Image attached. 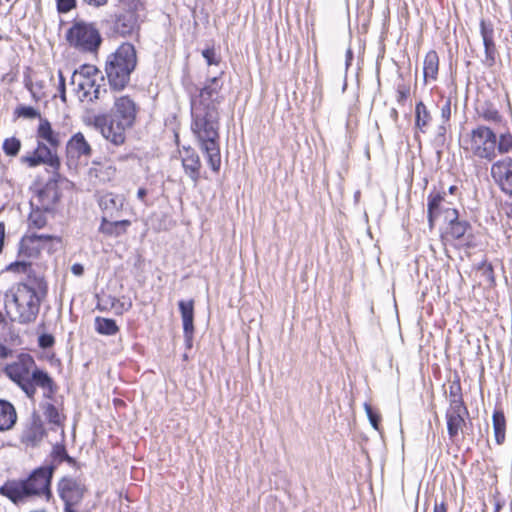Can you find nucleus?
<instances>
[{"label":"nucleus","instance_id":"obj_1","mask_svg":"<svg viewBox=\"0 0 512 512\" xmlns=\"http://www.w3.org/2000/svg\"><path fill=\"white\" fill-rule=\"evenodd\" d=\"M47 292V283L42 277L29 276L26 282L18 283L5 297L8 318L21 325L34 323Z\"/></svg>","mask_w":512,"mask_h":512},{"label":"nucleus","instance_id":"obj_2","mask_svg":"<svg viewBox=\"0 0 512 512\" xmlns=\"http://www.w3.org/2000/svg\"><path fill=\"white\" fill-rule=\"evenodd\" d=\"M191 131L197 139L200 149L205 153L208 164L214 172L221 166L218 144L219 114L216 107L191 104Z\"/></svg>","mask_w":512,"mask_h":512},{"label":"nucleus","instance_id":"obj_3","mask_svg":"<svg viewBox=\"0 0 512 512\" xmlns=\"http://www.w3.org/2000/svg\"><path fill=\"white\" fill-rule=\"evenodd\" d=\"M5 375L16 383L29 398H33L36 387L45 390L48 396L54 393V382L43 370L37 368L35 360L29 354L22 353L3 368Z\"/></svg>","mask_w":512,"mask_h":512},{"label":"nucleus","instance_id":"obj_4","mask_svg":"<svg viewBox=\"0 0 512 512\" xmlns=\"http://www.w3.org/2000/svg\"><path fill=\"white\" fill-rule=\"evenodd\" d=\"M54 468L44 466L35 469L24 480H9L0 487V494L14 504L27 502L32 497H45L49 500L52 496L50 484Z\"/></svg>","mask_w":512,"mask_h":512},{"label":"nucleus","instance_id":"obj_5","mask_svg":"<svg viewBox=\"0 0 512 512\" xmlns=\"http://www.w3.org/2000/svg\"><path fill=\"white\" fill-rule=\"evenodd\" d=\"M137 65V56L134 46L123 43L117 50L107 57L105 73L113 90H123L130 81V75Z\"/></svg>","mask_w":512,"mask_h":512},{"label":"nucleus","instance_id":"obj_6","mask_svg":"<svg viewBox=\"0 0 512 512\" xmlns=\"http://www.w3.org/2000/svg\"><path fill=\"white\" fill-rule=\"evenodd\" d=\"M73 90L82 102H93L107 94L105 79L101 71L93 65H83L71 77Z\"/></svg>","mask_w":512,"mask_h":512},{"label":"nucleus","instance_id":"obj_7","mask_svg":"<svg viewBox=\"0 0 512 512\" xmlns=\"http://www.w3.org/2000/svg\"><path fill=\"white\" fill-rule=\"evenodd\" d=\"M497 135L489 127L478 125L467 133L462 140V148L472 156L492 161L495 159Z\"/></svg>","mask_w":512,"mask_h":512},{"label":"nucleus","instance_id":"obj_8","mask_svg":"<svg viewBox=\"0 0 512 512\" xmlns=\"http://www.w3.org/2000/svg\"><path fill=\"white\" fill-rule=\"evenodd\" d=\"M66 38L71 46L85 52H95L102 42L95 25L83 21L75 22L68 30Z\"/></svg>","mask_w":512,"mask_h":512},{"label":"nucleus","instance_id":"obj_9","mask_svg":"<svg viewBox=\"0 0 512 512\" xmlns=\"http://www.w3.org/2000/svg\"><path fill=\"white\" fill-rule=\"evenodd\" d=\"M57 491L64 502V512H79L76 507L81 504L87 492L84 481L65 476L58 482Z\"/></svg>","mask_w":512,"mask_h":512},{"label":"nucleus","instance_id":"obj_10","mask_svg":"<svg viewBox=\"0 0 512 512\" xmlns=\"http://www.w3.org/2000/svg\"><path fill=\"white\" fill-rule=\"evenodd\" d=\"M94 126L100 131L102 136L115 145L123 144L125 141V132L131 126L118 120L114 116L108 121L105 115L94 117Z\"/></svg>","mask_w":512,"mask_h":512},{"label":"nucleus","instance_id":"obj_11","mask_svg":"<svg viewBox=\"0 0 512 512\" xmlns=\"http://www.w3.org/2000/svg\"><path fill=\"white\" fill-rule=\"evenodd\" d=\"M494 183L508 196H512V158L503 157L494 161L490 168Z\"/></svg>","mask_w":512,"mask_h":512},{"label":"nucleus","instance_id":"obj_12","mask_svg":"<svg viewBox=\"0 0 512 512\" xmlns=\"http://www.w3.org/2000/svg\"><path fill=\"white\" fill-rule=\"evenodd\" d=\"M37 198L40 207L31 211L28 222L30 227L40 229L47 224L45 212L52 208L57 199V192L53 188H46L39 192Z\"/></svg>","mask_w":512,"mask_h":512},{"label":"nucleus","instance_id":"obj_13","mask_svg":"<svg viewBox=\"0 0 512 512\" xmlns=\"http://www.w3.org/2000/svg\"><path fill=\"white\" fill-rule=\"evenodd\" d=\"M21 162L31 168L46 164L54 171L60 167L58 156L44 142H39L32 153L22 156Z\"/></svg>","mask_w":512,"mask_h":512},{"label":"nucleus","instance_id":"obj_14","mask_svg":"<svg viewBox=\"0 0 512 512\" xmlns=\"http://www.w3.org/2000/svg\"><path fill=\"white\" fill-rule=\"evenodd\" d=\"M112 111L115 118L132 127L135 123L139 106L131 96L121 95L115 97Z\"/></svg>","mask_w":512,"mask_h":512},{"label":"nucleus","instance_id":"obj_15","mask_svg":"<svg viewBox=\"0 0 512 512\" xmlns=\"http://www.w3.org/2000/svg\"><path fill=\"white\" fill-rule=\"evenodd\" d=\"M125 204V197L113 192H105L98 196V205L102 212V218L116 219Z\"/></svg>","mask_w":512,"mask_h":512},{"label":"nucleus","instance_id":"obj_16","mask_svg":"<svg viewBox=\"0 0 512 512\" xmlns=\"http://www.w3.org/2000/svg\"><path fill=\"white\" fill-rule=\"evenodd\" d=\"M66 153L69 162L81 159L87 161L92 155V147L81 132L74 134L66 145Z\"/></svg>","mask_w":512,"mask_h":512},{"label":"nucleus","instance_id":"obj_17","mask_svg":"<svg viewBox=\"0 0 512 512\" xmlns=\"http://www.w3.org/2000/svg\"><path fill=\"white\" fill-rule=\"evenodd\" d=\"M468 414L464 404L455 402L454 406L448 407L446 411L447 430L451 440H455L465 426V416Z\"/></svg>","mask_w":512,"mask_h":512},{"label":"nucleus","instance_id":"obj_18","mask_svg":"<svg viewBox=\"0 0 512 512\" xmlns=\"http://www.w3.org/2000/svg\"><path fill=\"white\" fill-rule=\"evenodd\" d=\"M221 84L217 77H213L209 84L203 87L197 98L193 99L191 104H202L203 106L216 107L219 102V92Z\"/></svg>","mask_w":512,"mask_h":512},{"label":"nucleus","instance_id":"obj_19","mask_svg":"<svg viewBox=\"0 0 512 512\" xmlns=\"http://www.w3.org/2000/svg\"><path fill=\"white\" fill-rule=\"evenodd\" d=\"M450 202L446 200V192H431L428 196L427 212L430 228H433L435 219L449 208Z\"/></svg>","mask_w":512,"mask_h":512},{"label":"nucleus","instance_id":"obj_20","mask_svg":"<svg viewBox=\"0 0 512 512\" xmlns=\"http://www.w3.org/2000/svg\"><path fill=\"white\" fill-rule=\"evenodd\" d=\"M179 310L183 322V332L187 345L190 347L194 333V301H179Z\"/></svg>","mask_w":512,"mask_h":512},{"label":"nucleus","instance_id":"obj_21","mask_svg":"<svg viewBox=\"0 0 512 512\" xmlns=\"http://www.w3.org/2000/svg\"><path fill=\"white\" fill-rule=\"evenodd\" d=\"M116 167L110 162L92 161L88 175L91 179H95L100 183L112 181L116 177Z\"/></svg>","mask_w":512,"mask_h":512},{"label":"nucleus","instance_id":"obj_22","mask_svg":"<svg viewBox=\"0 0 512 512\" xmlns=\"http://www.w3.org/2000/svg\"><path fill=\"white\" fill-rule=\"evenodd\" d=\"M130 225V220H114L110 218H101L99 232L108 237H120L127 232Z\"/></svg>","mask_w":512,"mask_h":512},{"label":"nucleus","instance_id":"obj_23","mask_svg":"<svg viewBox=\"0 0 512 512\" xmlns=\"http://www.w3.org/2000/svg\"><path fill=\"white\" fill-rule=\"evenodd\" d=\"M37 138L46 142L51 150L56 149L60 145V134L52 129L50 122L45 118H40L37 128Z\"/></svg>","mask_w":512,"mask_h":512},{"label":"nucleus","instance_id":"obj_24","mask_svg":"<svg viewBox=\"0 0 512 512\" xmlns=\"http://www.w3.org/2000/svg\"><path fill=\"white\" fill-rule=\"evenodd\" d=\"M17 413L14 406L5 400H0V431L10 430L16 423Z\"/></svg>","mask_w":512,"mask_h":512},{"label":"nucleus","instance_id":"obj_25","mask_svg":"<svg viewBox=\"0 0 512 512\" xmlns=\"http://www.w3.org/2000/svg\"><path fill=\"white\" fill-rule=\"evenodd\" d=\"M439 70V56L436 51H429L423 61V76L425 83L435 81Z\"/></svg>","mask_w":512,"mask_h":512},{"label":"nucleus","instance_id":"obj_26","mask_svg":"<svg viewBox=\"0 0 512 512\" xmlns=\"http://www.w3.org/2000/svg\"><path fill=\"white\" fill-rule=\"evenodd\" d=\"M182 165L189 177L197 183L199 179V170L201 167V161L199 156L193 150H186V156L182 159Z\"/></svg>","mask_w":512,"mask_h":512},{"label":"nucleus","instance_id":"obj_27","mask_svg":"<svg viewBox=\"0 0 512 512\" xmlns=\"http://www.w3.org/2000/svg\"><path fill=\"white\" fill-rule=\"evenodd\" d=\"M44 436L43 425L39 421H33L22 434V441L28 445H37Z\"/></svg>","mask_w":512,"mask_h":512},{"label":"nucleus","instance_id":"obj_28","mask_svg":"<svg viewBox=\"0 0 512 512\" xmlns=\"http://www.w3.org/2000/svg\"><path fill=\"white\" fill-rule=\"evenodd\" d=\"M431 121V115L423 102H418L415 107V126L421 132H425Z\"/></svg>","mask_w":512,"mask_h":512},{"label":"nucleus","instance_id":"obj_29","mask_svg":"<svg viewBox=\"0 0 512 512\" xmlns=\"http://www.w3.org/2000/svg\"><path fill=\"white\" fill-rule=\"evenodd\" d=\"M95 330L102 335L112 336L119 331L115 320L104 317L95 318Z\"/></svg>","mask_w":512,"mask_h":512},{"label":"nucleus","instance_id":"obj_30","mask_svg":"<svg viewBox=\"0 0 512 512\" xmlns=\"http://www.w3.org/2000/svg\"><path fill=\"white\" fill-rule=\"evenodd\" d=\"M44 416L49 421V423L55 425L56 427L61 429L63 433V425L65 416L60 413L59 409L51 403L44 404Z\"/></svg>","mask_w":512,"mask_h":512},{"label":"nucleus","instance_id":"obj_31","mask_svg":"<svg viewBox=\"0 0 512 512\" xmlns=\"http://www.w3.org/2000/svg\"><path fill=\"white\" fill-rule=\"evenodd\" d=\"M494 436L497 444L501 445L505 440L506 421L503 412L495 411L493 413Z\"/></svg>","mask_w":512,"mask_h":512},{"label":"nucleus","instance_id":"obj_32","mask_svg":"<svg viewBox=\"0 0 512 512\" xmlns=\"http://www.w3.org/2000/svg\"><path fill=\"white\" fill-rule=\"evenodd\" d=\"M134 28L132 15H119L115 21V30L121 35L131 33Z\"/></svg>","mask_w":512,"mask_h":512},{"label":"nucleus","instance_id":"obj_33","mask_svg":"<svg viewBox=\"0 0 512 512\" xmlns=\"http://www.w3.org/2000/svg\"><path fill=\"white\" fill-rule=\"evenodd\" d=\"M496 152L501 155L512 152V134L510 132L502 133L497 137Z\"/></svg>","mask_w":512,"mask_h":512},{"label":"nucleus","instance_id":"obj_34","mask_svg":"<svg viewBox=\"0 0 512 512\" xmlns=\"http://www.w3.org/2000/svg\"><path fill=\"white\" fill-rule=\"evenodd\" d=\"M480 117L490 123L499 124L502 122L503 117L499 111L492 105H486L480 111Z\"/></svg>","mask_w":512,"mask_h":512},{"label":"nucleus","instance_id":"obj_35","mask_svg":"<svg viewBox=\"0 0 512 512\" xmlns=\"http://www.w3.org/2000/svg\"><path fill=\"white\" fill-rule=\"evenodd\" d=\"M3 151L8 156H16L21 148V141L16 137L7 138L3 142Z\"/></svg>","mask_w":512,"mask_h":512},{"label":"nucleus","instance_id":"obj_36","mask_svg":"<svg viewBox=\"0 0 512 512\" xmlns=\"http://www.w3.org/2000/svg\"><path fill=\"white\" fill-rule=\"evenodd\" d=\"M470 227L469 223L467 221H456L450 225L449 234L455 238L460 239L465 235L468 228Z\"/></svg>","mask_w":512,"mask_h":512},{"label":"nucleus","instance_id":"obj_37","mask_svg":"<svg viewBox=\"0 0 512 512\" xmlns=\"http://www.w3.org/2000/svg\"><path fill=\"white\" fill-rule=\"evenodd\" d=\"M15 113L18 117L27 119L42 118L40 112L32 106H19L16 108Z\"/></svg>","mask_w":512,"mask_h":512},{"label":"nucleus","instance_id":"obj_38","mask_svg":"<svg viewBox=\"0 0 512 512\" xmlns=\"http://www.w3.org/2000/svg\"><path fill=\"white\" fill-rule=\"evenodd\" d=\"M56 239V237L54 236H51V235H47V234H31L29 236H27L26 238L23 239L22 241V247L27 245V244H36L38 242H42V241H45V242H49V241H52Z\"/></svg>","mask_w":512,"mask_h":512},{"label":"nucleus","instance_id":"obj_39","mask_svg":"<svg viewBox=\"0 0 512 512\" xmlns=\"http://www.w3.org/2000/svg\"><path fill=\"white\" fill-rule=\"evenodd\" d=\"M460 390H461V388H460L459 384L453 383L450 386V391H449V396H450L449 407L454 406L455 402L456 403L459 402V404H464V402L462 400V396H461Z\"/></svg>","mask_w":512,"mask_h":512},{"label":"nucleus","instance_id":"obj_40","mask_svg":"<svg viewBox=\"0 0 512 512\" xmlns=\"http://www.w3.org/2000/svg\"><path fill=\"white\" fill-rule=\"evenodd\" d=\"M364 409H365V412L367 414V417L372 425V427L379 431V421H380V415H378L374 410L373 408L371 407V405L365 403L364 404Z\"/></svg>","mask_w":512,"mask_h":512},{"label":"nucleus","instance_id":"obj_41","mask_svg":"<svg viewBox=\"0 0 512 512\" xmlns=\"http://www.w3.org/2000/svg\"><path fill=\"white\" fill-rule=\"evenodd\" d=\"M202 56L204 57L209 66L218 65L220 62V57L217 55L214 48H207L203 50Z\"/></svg>","mask_w":512,"mask_h":512},{"label":"nucleus","instance_id":"obj_42","mask_svg":"<svg viewBox=\"0 0 512 512\" xmlns=\"http://www.w3.org/2000/svg\"><path fill=\"white\" fill-rule=\"evenodd\" d=\"M483 44L485 47L486 59L491 62H494L496 48H495L493 38H488L487 40H483Z\"/></svg>","mask_w":512,"mask_h":512},{"label":"nucleus","instance_id":"obj_43","mask_svg":"<svg viewBox=\"0 0 512 512\" xmlns=\"http://www.w3.org/2000/svg\"><path fill=\"white\" fill-rule=\"evenodd\" d=\"M29 267H30V264H28L24 261H17V262L11 263L7 267V270L12 271V272L25 273L28 271Z\"/></svg>","mask_w":512,"mask_h":512},{"label":"nucleus","instance_id":"obj_44","mask_svg":"<svg viewBox=\"0 0 512 512\" xmlns=\"http://www.w3.org/2000/svg\"><path fill=\"white\" fill-rule=\"evenodd\" d=\"M54 343L55 339L51 334H42L38 338V344L42 349L50 348Z\"/></svg>","mask_w":512,"mask_h":512},{"label":"nucleus","instance_id":"obj_45","mask_svg":"<svg viewBox=\"0 0 512 512\" xmlns=\"http://www.w3.org/2000/svg\"><path fill=\"white\" fill-rule=\"evenodd\" d=\"M76 0H57V8L61 13H67L75 7Z\"/></svg>","mask_w":512,"mask_h":512},{"label":"nucleus","instance_id":"obj_46","mask_svg":"<svg viewBox=\"0 0 512 512\" xmlns=\"http://www.w3.org/2000/svg\"><path fill=\"white\" fill-rule=\"evenodd\" d=\"M444 220L451 225L452 223L459 220L458 211L455 208H445L444 211Z\"/></svg>","mask_w":512,"mask_h":512},{"label":"nucleus","instance_id":"obj_47","mask_svg":"<svg viewBox=\"0 0 512 512\" xmlns=\"http://www.w3.org/2000/svg\"><path fill=\"white\" fill-rule=\"evenodd\" d=\"M480 32L483 40H487L488 38H493V28L491 25H487L485 21H481L480 23Z\"/></svg>","mask_w":512,"mask_h":512},{"label":"nucleus","instance_id":"obj_48","mask_svg":"<svg viewBox=\"0 0 512 512\" xmlns=\"http://www.w3.org/2000/svg\"><path fill=\"white\" fill-rule=\"evenodd\" d=\"M409 95V88L406 86H399L397 89L398 102H404Z\"/></svg>","mask_w":512,"mask_h":512},{"label":"nucleus","instance_id":"obj_49","mask_svg":"<svg viewBox=\"0 0 512 512\" xmlns=\"http://www.w3.org/2000/svg\"><path fill=\"white\" fill-rule=\"evenodd\" d=\"M58 76H59V92H60V97H61L62 101L66 102L65 78H64V76H63L61 71H59Z\"/></svg>","mask_w":512,"mask_h":512},{"label":"nucleus","instance_id":"obj_50","mask_svg":"<svg viewBox=\"0 0 512 512\" xmlns=\"http://www.w3.org/2000/svg\"><path fill=\"white\" fill-rule=\"evenodd\" d=\"M54 454L56 458H59L60 461L66 459L68 461H71V458L67 455L64 447L57 446L54 449Z\"/></svg>","mask_w":512,"mask_h":512},{"label":"nucleus","instance_id":"obj_51","mask_svg":"<svg viewBox=\"0 0 512 512\" xmlns=\"http://www.w3.org/2000/svg\"><path fill=\"white\" fill-rule=\"evenodd\" d=\"M86 4L92 7H102L108 3V0H83Z\"/></svg>","mask_w":512,"mask_h":512},{"label":"nucleus","instance_id":"obj_52","mask_svg":"<svg viewBox=\"0 0 512 512\" xmlns=\"http://www.w3.org/2000/svg\"><path fill=\"white\" fill-rule=\"evenodd\" d=\"M442 118L448 121L451 114L450 102H447L441 109Z\"/></svg>","mask_w":512,"mask_h":512},{"label":"nucleus","instance_id":"obj_53","mask_svg":"<svg viewBox=\"0 0 512 512\" xmlns=\"http://www.w3.org/2000/svg\"><path fill=\"white\" fill-rule=\"evenodd\" d=\"M71 271L74 275L81 276L84 272V268L81 264L76 263L71 267Z\"/></svg>","mask_w":512,"mask_h":512},{"label":"nucleus","instance_id":"obj_54","mask_svg":"<svg viewBox=\"0 0 512 512\" xmlns=\"http://www.w3.org/2000/svg\"><path fill=\"white\" fill-rule=\"evenodd\" d=\"M352 60H353V52H352L351 48H348L346 51V60H345L346 69H348V67L351 65Z\"/></svg>","mask_w":512,"mask_h":512},{"label":"nucleus","instance_id":"obj_55","mask_svg":"<svg viewBox=\"0 0 512 512\" xmlns=\"http://www.w3.org/2000/svg\"><path fill=\"white\" fill-rule=\"evenodd\" d=\"M433 512H447V508L444 502L435 503Z\"/></svg>","mask_w":512,"mask_h":512},{"label":"nucleus","instance_id":"obj_56","mask_svg":"<svg viewBox=\"0 0 512 512\" xmlns=\"http://www.w3.org/2000/svg\"><path fill=\"white\" fill-rule=\"evenodd\" d=\"M4 238H5V226H4V224L0 223V252L2 251V248H3Z\"/></svg>","mask_w":512,"mask_h":512},{"label":"nucleus","instance_id":"obj_57","mask_svg":"<svg viewBox=\"0 0 512 512\" xmlns=\"http://www.w3.org/2000/svg\"><path fill=\"white\" fill-rule=\"evenodd\" d=\"M147 195V191L144 188H139L137 192V197L139 200L143 201Z\"/></svg>","mask_w":512,"mask_h":512},{"label":"nucleus","instance_id":"obj_58","mask_svg":"<svg viewBox=\"0 0 512 512\" xmlns=\"http://www.w3.org/2000/svg\"><path fill=\"white\" fill-rule=\"evenodd\" d=\"M8 350L5 346L0 345V356L7 357Z\"/></svg>","mask_w":512,"mask_h":512},{"label":"nucleus","instance_id":"obj_59","mask_svg":"<svg viewBox=\"0 0 512 512\" xmlns=\"http://www.w3.org/2000/svg\"><path fill=\"white\" fill-rule=\"evenodd\" d=\"M457 190H458V188H457L456 186H451V187L449 188V193H450V194H454Z\"/></svg>","mask_w":512,"mask_h":512},{"label":"nucleus","instance_id":"obj_60","mask_svg":"<svg viewBox=\"0 0 512 512\" xmlns=\"http://www.w3.org/2000/svg\"><path fill=\"white\" fill-rule=\"evenodd\" d=\"M392 116L394 118H397V111L395 109H392Z\"/></svg>","mask_w":512,"mask_h":512},{"label":"nucleus","instance_id":"obj_61","mask_svg":"<svg viewBox=\"0 0 512 512\" xmlns=\"http://www.w3.org/2000/svg\"><path fill=\"white\" fill-rule=\"evenodd\" d=\"M131 306H132V303H131V302H128V304H127V309L131 308Z\"/></svg>","mask_w":512,"mask_h":512},{"label":"nucleus","instance_id":"obj_62","mask_svg":"<svg viewBox=\"0 0 512 512\" xmlns=\"http://www.w3.org/2000/svg\"><path fill=\"white\" fill-rule=\"evenodd\" d=\"M0 512H6L3 507L0 506Z\"/></svg>","mask_w":512,"mask_h":512}]
</instances>
